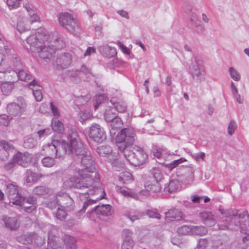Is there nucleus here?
Here are the masks:
<instances>
[{
    "label": "nucleus",
    "instance_id": "nucleus-2",
    "mask_svg": "<svg viewBox=\"0 0 249 249\" xmlns=\"http://www.w3.org/2000/svg\"><path fill=\"white\" fill-rule=\"evenodd\" d=\"M77 155L81 157L80 162L82 168L77 170L78 175L82 177L87 176L88 178L92 179L94 181L98 180L100 178L99 174L96 171L95 163L91 156L85 150L83 155Z\"/></svg>",
    "mask_w": 249,
    "mask_h": 249
},
{
    "label": "nucleus",
    "instance_id": "nucleus-16",
    "mask_svg": "<svg viewBox=\"0 0 249 249\" xmlns=\"http://www.w3.org/2000/svg\"><path fill=\"white\" fill-rule=\"evenodd\" d=\"M5 53L4 54V58L7 57L11 60L14 66L15 67L16 71L23 69L25 67L21 62L20 58L15 53V51L13 48H5Z\"/></svg>",
    "mask_w": 249,
    "mask_h": 249
},
{
    "label": "nucleus",
    "instance_id": "nucleus-29",
    "mask_svg": "<svg viewBox=\"0 0 249 249\" xmlns=\"http://www.w3.org/2000/svg\"><path fill=\"white\" fill-rule=\"evenodd\" d=\"M25 176L26 182L28 183H33L42 178L43 175L41 173H37L34 172L31 170H27L25 173Z\"/></svg>",
    "mask_w": 249,
    "mask_h": 249
},
{
    "label": "nucleus",
    "instance_id": "nucleus-28",
    "mask_svg": "<svg viewBox=\"0 0 249 249\" xmlns=\"http://www.w3.org/2000/svg\"><path fill=\"white\" fill-rule=\"evenodd\" d=\"M63 239L66 249H77V241L74 237L65 234L63 237Z\"/></svg>",
    "mask_w": 249,
    "mask_h": 249
},
{
    "label": "nucleus",
    "instance_id": "nucleus-1",
    "mask_svg": "<svg viewBox=\"0 0 249 249\" xmlns=\"http://www.w3.org/2000/svg\"><path fill=\"white\" fill-rule=\"evenodd\" d=\"M67 138L69 142L65 141L62 142L58 141L56 146L57 158H62L67 153L83 155L85 153V147L79 139L77 132L73 129L69 130Z\"/></svg>",
    "mask_w": 249,
    "mask_h": 249
},
{
    "label": "nucleus",
    "instance_id": "nucleus-34",
    "mask_svg": "<svg viewBox=\"0 0 249 249\" xmlns=\"http://www.w3.org/2000/svg\"><path fill=\"white\" fill-rule=\"evenodd\" d=\"M52 129L53 131L59 133H62L64 131L63 123L57 120V118H54L52 120Z\"/></svg>",
    "mask_w": 249,
    "mask_h": 249
},
{
    "label": "nucleus",
    "instance_id": "nucleus-60",
    "mask_svg": "<svg viewBox=\"0 0 249 249\" xmlns=\"http://www.w3.org/2000/svg\"><path fill=\"white\" fill-rule=\"evenodd\" d=\"M78 116L79 117V121L83 123V122L89 119L91 117V114L89 112H86V111H80L78 113Z\"/></svg>",
    "mask_w": 249,
    "mask_h": 249
},
{
    "label": "nucleus",
    "instance_id": "nucleus-19",
    "mask_svg": "<svg viewBox=\"0 0 249 249\" xmlns=\"http://www.w3.org/2000/svg\"><path fill=\"white\" fill-rule=\"evenodd\" d=\"M13 160L16 163L23 167H27L30 164L31 157L28 153L18 152L13 156Z\"/></svg>",
    "mask_w": 249,
    "mask_h": 249
},
{
    "label": "nucleus",
    "instance_id": "nucleus-36",
    "mask_svg": "<svg viewBox=\"0 0 249 249\" xmlns=\"http://www.w3.org/2000/svg\"><path fill=\"white\" fill-rule=\"evenodd\" d=\"M99 49L101 53L105 57L111 58L117 54L115 48H99Z\"/></svg>",
    "mask_w": 249,
    "mask_h": 249
},
{
    "label": "nucleus",
    "instance_id": "nucleus-31",
    "mask_svg": "<svg viewBox=\"0 0 249 249\" xmlns=\"http://www.w3.org/2000/svg\"><path fill=\"white\" fill-rule=\"evenodd\" d=\"M108 122L110 123V133L114 134L116 133V130L120 129L123 126V122L118 116Z\"/></svg>",
    "mask_w": 249,
    "mask_h": 249
},
{
    "label": "nucleus",
    "instance_id": "nucleus-43",
    "mask_svg": "<svg viewBox=\"0 0 249 249\" xmlns=\"http://www.w3.org/2000/svg\"><path fill=\"white\" fill-rule=\"evenodd\" d=\"M208 231L204 226H192V234L196 235L202 236L206 235Z\"/></svg>",
    "mask_w": 249,
    "mask_h": 249
},
{
    "label": "nucleus",
    "instance_id": "nucleus-52",
    "mask_svg": "<svg viewBox=\"0 0 249 249\" xmlns=\"http://www.w3.org/2000/svg\"><path fill=\"white\" fill-rule=\"evenodd\" d=\"M110 101L114 105V108H115V110H116L120 113H124L126 110V106L124 102H119L116 103H113L112 100H111Z\"/></svg>",
    "mask_w": 249,
    "mask_h": 249
},
{
    "label": "nucleus",
    "instance_id": "nucleus-45",
    "mask_svg": "<svg viewBox=\"0 0 249 249\" xmlns=\"http://www.w3.org/2000/svg\"><path fill=\"white\" fill-rule=\"evenodd\" d=\"M115 108L109 107L106 110L105 113V119L108 122L112 120L113 118L117 117L116 113L114 112Z\"/></svg>",
    "mask_w": 249,
    "mask_h": 249
},
{
    "label": "nucleus",
    "instance_id": "nucleus-61",
    "mask_svg": "<svg viewBox=\"0 0 249 249\" xmlns=\"http://www.w3.org/2000/svg\"><path fill=\"white\" fill-rule=\"evenodd\" d=\"M208 245V241L206 238H201L198 240L196 248L205 249Z\"/></svg>",
    "mask_w": 249,
    "mask_h": 249
},
{
    "label": "nucleus",
    "instance_id": "nucleus-48",
    "mask_svg": "<svg viewBox=\"0 0 249 249\" xmlns=\"http://www.w3.org/2000/svg\"><path fill=\"white\" fill-rule=\"evenodd\" d=\"M151 173L153 175V178L155 180L160 181L162 178V175L160 170L158 167H153L151 170Z\"/></svg>",
    "mask_w": 249,
    "mask_h": 249
},
{
    "label": "nucleus",
    "instance_id": "nucleus-54",
    "mask_svg": "<svg viewBox=\"0 0 249 249\" xmlns=\"http://www.w3.org/2000/svg\"><path fill=\"white\" fill-rule=\"evenodd\" d=\"M36 86L38 87L36 89L31 88V87L30 88L32 89L33 94L36 101L39 102L42 99L43 96L41 89H38L39 88V85L37 84Z\"/></svg>",
    "mask_w": 249,
    "mask_h": 249
},
{
    "label": "nucleus",
    "instance_id": "nucleus-40",
    "mask_svg": "<svg viewBox=\"0 0 249 249\" xmlns=\"http://www.w3.org/2000/svg\"><path fill=\"white\" fill-rule=\"evenodd\" d=\"M153 153L155 157L160 159L166 155L167 151L165 148L155 146L153 148ZM168 154L171 155V154L168 153Z\"/></svg>",
    "mask_w": 249,
    "mask_h": 249
},
{
    "label": "nucleus",
    "instance_id": "nucleus-11",
    "mask_svg": "<svg viewBox=\"0 0 249 249\" xmlns=\"http://www.w3.org/2000/svg\"><path fill=\"white\" fill-rule=\"evenodd\" d=\"M48 38V35L46 30L43 28H40L36 30L35 35H31L27 38L26 42L30 47H46L42 44Z\"/></svg>",
    "mask_w": 249,
    "mask_h": 249
},
{
    "label": "nucleus",
    "instance_id": "nucleus-55",
    "mask_svg": "<svg viewBox=\"0 0 249 249\" xmlns=\"http://www.w3.org/2000/svg\"><path fill=\"white\" fill-rule=\"evenodd\" d=\"M195 169L191 166L187 167L186 168L185 173L187 174V179L189 182L193 181L194 178Z\"/></svg>",
    "mask_w": 249,
    "mask_h": 249
},
{
    "label": "nucleus",
    "instance_id": "nucleus-12",
    "mask_svg": "<svg viewBox=\"0 0 249 249\" xmlns=\"http://www.w3.org/2000/svg\"><path fill=\"white\" fill-rule=\"evenodd\" d=\"M89 136L91 140L97 143L102 142L107 138L104 128L96 123H93L89 127Z\"/></svg>",
    "mask_w": 249,
    "mask_h": 249
},
{
    "label": "nucleus",
    "instance_id": "nucleus-25",
    "mask_svg": "<svg viewBox=\"0 0 249 249\" xmlns=\"http://www.w3.org/2000/svg\"><path fill=\"white\" fill-rule=\"evenodd\" d=\"M203 223L207 226H212L215 225L216 221L214 216L211 213L203 212L200 214Z\"/></svg>",
    "mask_w": 249,
    "mask_h": 249
},
{
    "label": "nucleus",
    "instance_id": "nucleus-32",
    "mask_svg": "<svg viewBox=\"0 0 249 249\" xmlns=\"http://www.w3.org/2000/svg\"><path fill=\"white\" fill-rule=\"evenodd\" d=\"M14 84L11 81H1L0 88L3 94H9L14 88Z\"/></svg>",
    "mask_w": 249,
    "mask_h": 249
},
{
    "label": "nucleus",
    "instance_id": "nucleus-38",
    "mask_svg": "<svg viewBox=\"0 0 249 249\" xmlns=\"http://www.w3.org/2000/svg\"><path fill=\"white\" fill-rule=\"evenodd\" d=\"M50 192V189L45 186H37L35 187L33 190V193L34 194L37 196H43L49 194Z\"/></svg>",
    "mask_w": 249,
    "mask_h": 249
},
{
    "label": "nucleus",
    "instance_id": "nucleus-23",
    "mask_svg": "<svg viewBox=\"0 0 249 249\" xmlns=\"http://www.w3.org/2000/svg\"><path fill=\"white\" fill-rule=\"evenodd\" d=\"M144 187L146 191L151 193H158L161 189L160 181L155 180L154 179L147 181L145 183Z\"/></svg>",
    "mask_w": 249,
    "mask_h": 249
},
{
    "label": "nucleus",
    "instance_id": "nucleus-30",
    "mask_svg": "<svg viewBox=\"0 0 249 249\" xmlns=\"http://www.w3.org/2000/svg\"><path fill=\"white\" fill-rule=\"evenodd\" d=\"M190 21L191 26L196 29V32L199 33L204 32V28L201 24V21L196 18V14L191 15Z\"/></svg>",
    "mask_w": 249,
    "mask_h": 249
},
{
    "label": "nucleus",
    "instance_id": "nucleus-46",
    "mask_svg": "<svg viewBox=\"0 0 249 249\" xmlns=\"http://www.w3.org/2000/svg\"><path fill=\"white\" fill-rule=\"evenodd\" d=\"M64 208L59 206V207L57 208V212L53 213L54 216L57 219H59L60 221L65 220L67 215L66 210H64Z\"/></svg>",
    "mask_w": 249,
    "mask_h": 249
},
{
    "label": "nucleus",
    "instance_id": "nucleus-62",
    "mask_svg": "<svg viewBox=\"0 0 249 249\" xmlns=\"http://www.w3.org/2000/svg\"><path fill=\"white\" fill-rule=\"evenodd\" d=\"M146 213L150 218H155L159 219L160 218V214L156 210H147L146 211Z\"/></svg>",
    "mask_w": 249,
    "mask_h": 249
},
{
    "label": "nucleus",
    "instance_id": "nucleus-22",
    "mask_svg": "<svg viewBox=\"0 0 249 249\" xmlns=\"http://www.w3.org/2000/svg\"><path fill=\"white\" fill-rule=\"evenodd\" d=\"M2 220L5 227L11 230H16L19 227V222L17 216L7 217L3 216Z\"/></svg>",
    "mask_w": 249,
    "mask_h": 249
},
{
    "label": "nucleus",
    "instance_id": "nucleus-14",
    "mask_svg": "<svg viewBox=\"0 0 249 249\" xmlns=\"http://www.w3.org/2000/svg\"><path fill=\"white\" fill-rule=\"evenodd\" d=\"M36 203V197L31 195L28 197H23L21 196L15 205L21 206L25 212L30 213L36 210L35 204Z\"/></svg>",
    "mask_w": 249,
    "mask_h": 249
},
{
    "label": "nucleus",
    "instance_id": "nucleus-53",
    "mask_svg": "<svg viewBox=\"0 0 249 249\" xmlns=\"http://www.w3.org/2000/svg\"><path fill=\"white\" fill-rule=\"evenodd\" d=\"M186 161V160L184 158H180L178 160H176L166 165V166L172 170L174 168L176 167L178 164Z\"/></svg>",
    "mask_w": 249,
    "mask_h": 249
},
{
    "label": "nucleus",
    "instance_id": "nucleus-35",
    "mask_svg": "<svg viewBox=\"0 0 249 249\" xmlns=\"http://www.w3.org/2000/svg\"><path fill=\"white\" fill-rule=\"evenodd\" d=\"M179 187V183L178 180H172L169 182L168 186L164 188V191L165 192L174 193L178 190Z\"/></svg>",
    "mask_w": 249,
    "mask_h": 249
},
{
    "label": "nucleus",
    "instance_id": "nucleus-26",
    "mask_svg": "<svg viewBox=\"0 0 249 249\" xmlns=\"http://www.w3.org/2000/svg\"><path fill=\"white\" fill-rule=\"evenodd\" d=\"M0 146L2 148L0 150V154H3V157H1L3 160L7 159L9 156V152L8 150H13L14 147L12 144L9 143L5 140L0 141Z\"/></svg>",
    "mask_w": 249,
    "mask_h": 249
},
{
    "label": "nucleus",
    "instance_id": "nucleus-18",
    "mask_svg": "<svg viewBox=\"0 0 249 249\" xmlns=\"http://www.w3.org/2000/svg\"><path fill=\"white\" fill-rule=\"evenodd\" d=\"M17 71V74L18 76V80L28 82V85L29 88L32 86L35 87L37 85V82L35 79H33V77L31 74L27 70V68L25 66L24 68L19 69Z\"/></svg>",
    "mask_w": 249,
    "mask_h": 249
},
{
    "label": "nucleus",
    "instance_id": "nucleus-49",
    "mask_svg": "<svg viewBox=\"0 0 249 249\" xmlns=\"http://www.w3.org/2000/svg\"><path fill=\"white\" fill-rule=\"evenodd\" d=\"M26 21L25 18H22L21 20L18 21L17 28L19 32L22 33L29 30V27L25 24Z\"/></svg>",
    "mask_w": 249,
    "mask_h": 249
},
{
    "label": "nucleus",
    "instance_id": "nucleus-39",
    "mask_svg": "<svg viewBox=\"0 0 249 249\" xmlns=\"http://www.w3.org/2000/svg\"><path fill=\"white\" fill-rule=\"evenodd\" d=\"M133 232L128 229H124L122 231V239L123 242H134L132 236Z\"/></svg>",
    "mask_w": 249,
    "mask_h": 249
},
{
    "label": "nucleus",
    "instance_id": "nucleus-5",
    "mask_svg": "<svg viewBox=\"0 0 249 249\" xmlns=\"http://www.w3.org/2000/svg\"><path fill=\"white\" fill-rule=\"evenodd\" d=\"M57 18L59 23L64 29L75 36H79L81 30L78 21L71 14L61 13Z\"/></svg>",
    "mask_w": 249,
    "mask_h": 249
},
{
    "label": "nucleus",
    "instance_id": "nucleus-7",
    "mask_svg": "<svg viewBox=\"0 0 249 249\" xmlns=\"http://www.w3.org/2000/svg\"><path fill=\"white\" fill-rule=\"evenodd\" d=\"M219 211L221 214L226 217L229 218L232 220H237L239 223V226L241 229V232H244V225L249 226V214L247 211H244L243 213H239V211L235 209L224 210L219 209Z\"/></svg>",
    "mask_w": 249,
    "mask_h": 249
},
{
    "label": "nucleus",
    "instance_id": "nucleus-10",
    "mask_svg": "<svg viewBox=\"0 0 249 249\" xmlns=\"http://www.w3.org/2000/svg\"><path fill=\"white\" fill-rule=\"evenodd\" d=\"M17 101L7 105V111L11 117H19L27 110V104L23 97H18Z\"/></svg>",
    "mask_w": 249,
    "mask_h": 249
},
{
    "label": "nucleus",
    "instance_id": "nucleus-9",
    "mask_svg": "<svg viewBox=\"0 0 249 249\" xmlns=\"http://www.w3.org/2000/svg\"><path fill=\"white\" fill-rule=\"evenodd\" d=\"M99 180V178L94 181L93 184L89 187H92V188L89 189L88 192L89 196H97V197L95 198V200L89 199L88 201L84 202L81 211H85L89 205L92 204L96 201L104 198L106 193L104 189L100 186Z\"/></svg>",
    "mask_w": 249,
    "mask_h": 249
},
{
    "label": "nucleus",
    "instance_id": "nucleus-4",
    "mask_svg": "<svg viewBox=\"0 0 249 249\" xmlns=\"http://www.w3.org/2000/svg\"><path fill=\"white\" fill-rule=\"evenodd\" d=\"M136 135L133 128L128 127L121 130L116 137L117 145L120 151L131 148L135 145L134 143Z\"/></svg>",
    "mask_w": 249,
    "mask_h": 249
},
{
    "label": "nucleus",
    "instance_id": "nucleus-42",
    "mask_svg": "<svg viewBox=\"0 0 249 249\" xmlns=\"http://www.w3.org/2000/svg\"><path fill=\"white\" fill-rule=\"evenodd\" d=\"M96 151L100 156L104 157L110 154L112 152V148L109 145H102L98 147Z\"/></svg>",
    "mask_w": 249,
    "mask_h": 249
},
{
    "label": "nucleus",
    "instance_id": "nucleus-50",
    "mask_svg": "<svg viewBox=\"0 0 249 249\" xmlns=\"http://www.w3.org/2000/svg\"><path fill=\"white\" fill-rule=\"evenodd\" d=\"M106 101V96L104 94H99L94 98V108L97 109L100 104Z\"/></svg>",
    "mask_w": 249,
    "mask_h": 249
},
{
    "label": "nucleus",
    "instance_id": "nucleus-20",
    "mask_svg": "<svg viewBox=\"0 0 249 249\" xmlns=\"http://www.w3.org/2000/svg\"><path fill=\"white\" fill-rule=\"evenodd\" d=\"M57 143V140H53L51 143H48L47 145L43 146L42 150L44 152V154L46 156L57 158V151L56 150Z\"/></svg>",
    "mask_w": 249,
    "mask_h": 249
},
{
    "label": "nucleus",
    "instance_id": "nucleus-6",
    "mask_svg": "<svg viewBox=\"0 0 249 249\" xmlns=\"http://www.w3.org/2000/svg\"><path fill=\"white\" fill-rule=\"evenodd\" d=\"M203 63L201 57L195 56L192 58V62L189 66V71L193 80L198 84L205 80V72Z\"/></svg>",
    "mask_w": 249,
    "mask_h": 249
},
{
    "label": "nucleus",
    "instance_id": "nucleus-64",
    "mask_svg": "<svg viewBox=\"0 0 249 249\" xmlns=\"http://www.w3.org/2000/svg\"><path fill=\"white\" fill-rule=\"evenodd\" d=\"M236 129L235 123L234 121H231L228 125V133L229 135L231 136Z\"/></svg>",
    "mask_w": 249,
    "mask_h": 249
},
{
    "label": "nucleus",
    "instance_id": "nucleus-44",
    "mask_svg": "<svg viewBox=\"0 0 249 249\" xmlns=\"http://www.w3.org/2000/svg\"><path fill=\"white\" fill-rule=\"evenodd\" d=\"M126 216L132 222L136 220L140 219L143 216V214L140 212L131 211L125 213Z\"/></svg>",
    "mask_w": 249,
    "mask_h": 249
},
{
    "label": "nucleus",
    "instance_id": "nucleus-59",
    "mask_svg": "<svg viewBox=\"0 0 249 249\" xmlns=\"http://www.w3.org/2000/svg\"><path fill=\"white\" fill-rule=\"evenodd\" d=\"M22 0H7V4L10 9H15L19 7L20 2Z\"/></svg>",
    "mask_w": 249,
    "mask_h": 249
},
{
    "label": "nucleus",
    "instance_id": "nucleus-21",
    "mask_svg": "<svg viewBox=\"0 0 249 249\" xmlns=\"http://www.w3.org/2000/svg\"><path fill=\"white\" fill-rule=\"evenodd\" d=\"M165 215L166 219L170 221L180 220L185 217L180 210L175 208L169 210Z\"/></svg>",
    "mask_w": 249,
    "mask_h": 249
},
{
    "label": "nucleus",
    "instance_id": "nucleus-47",
    "mask_svg": "<svg viewBox=\"0 0 249 249\" xmlns=\"http://www.w3.org/2000/svg\"><path fill=\"white\" fill-rule=\"evenodd\" d=\"M42 165L47 167H51L55 164L54 158L51 156H46L41 160Z\"/></svg>",
    "mask_w": 249,
    "mask_h": 249
},
{
    "label": "nucleus",
    "instance_id": "nucleus-15",
    "mask_svg": "<svg viewBox=\"0 0 249 249\" xmlns=\"http://www.w3.org/2000/svg\"><path fill=\"white\" fill-rule=\"evenodd\" d=\"M56 202L59 206L65 209L67 211H70L74 208V201L67 194L57 196Z\"/></svg>",
    "mask_w": 249,
    "mask_h": 249
},
{
    "label": "nucleus",
    "instance_id": "nucleus-63",
    "mask_svg": "<svg viewBox=\"0 0 249 249\" xmlns=\"http://www.w3.org/2000/svg\"><path fill=\"white\" fill-rule=\"evenodd\" d=\"M52 130L50 129H44L37 132L38 137L41 139L51 134Z\"/></svg>",
    "mask_w": 249,
    "mask_h": 249
},
{
    "label": "nucleus",
    "instance_id": "nucleus-33",
    "mask_svg": "<svg viewBox=\"0 0 249 249\" xmlns=\"http://www.w3.org/2000/svg\"><path fill=\"white\" fill-rule=\"evenodd\" d=\"M116 191L122 195H123L124 196L127 197H131L137 199L138 198V195L137 194L131 192L129 189L127 188L126 189L124 187H121L118 185L116 186Z\"/></svg>",
    "mask_w": 249,
    "mask_h": 249
},
{
    "label": "nucleus",
    "instance_id": "nucleus-51",
    "mask_svg": "<svg viewBox=\"0 0 249 249\" xmlns=\"http://www.w3.org/2000/svg\"><path fill=\"white\" fill-rule=\"evenodd\" d=\"M177 232L179 234H192V226L183 225L178 228Z\"/></svg>",
    "mask_w": 249,
    "mask_h": 249
},
{
    "label": "nucleus",
    "instance_id": "nucleus-58",
    "mask_svg": "<svg viewBox=\"0 0 249 249\" xmlns=\"http://www.w3.org/2000/svg\"><path fill=\"white\" fill-rule=\"evenodd\" d=\"M213 248L214 249H230V247L229 244L225 242L217 241L214 243Z\"/></svg>",
    "mask_w": 249,
    "mask_h": 249
},
{
    "label": "nucleus",
    "instance_id": "nucleus-27",
    "mask_svg": "<svg viewBox=\"0 0 249 249\" xmlns=\"http://www.w3.org/2000/svg\"><path fill=\"white\" fill-rule=\"evenodd\" d=\"M37 48L40 49V50H38L39 56L43 59L51 58L55 52L54 48Z\"/></svg>",
    "mask_w": 249,
    "mask_h": 249
},
{
    "label": "nucleus",
    "instance_id": "nucleus-8",
    "mask_svg": "<svg viewBox=\"0 0 249 249\" xmlns=\"http://www.w3.org/2000/svg\"><path fill=\"white\" fill-rule=\"evenodd\" d=\"M72 176L63 182V188L66 189L88 188L94 183V180L88 178L87 176Z\"/></svg>",
    "mask_w": 249,
    "mask_h": 249
},
{
    "label": "nucleus",
    "instance_id": "nucleus-13",
    "mask_svg": "<svg viewBox=\"0 0 249 249\" xmlns=\"http://www.w3.org/2000/svg\"><path fill=\"white\" fill-rule=\"evenodd\" d=\"M72 56L68 53L58 55L53 62V66L55 70H61L67 68L71 63Z\"/></svg>",
    "mask_w": 249,
    "mask_h": 249
},
{
    "label": "nucleus",
    "instance_id": "nucleus-24",
    "mask_svg": "<svg viewBox=\"0 0 249 249\" xmlns=\"http://www.w3.org/2000/svg\"><path fill=\"white\" fill-rule=\"evenodd\" d=\"M94 211L97 214L103 216H108L111 215V206L109 204H102L95 207L92 212Z\"/></svg>",
    "mask_w": 249,
    "mask_h": 249
},
{
    "label": "nucleus",
    "instance_id": "nucleus-41",
    "mask_svg": "<svg viewBox=\"0 0 249 249\" xmlns=\"http://www.w3.org/2000/svg\"><path fill=\"white\" fill-rule=\"evenodd\" d=\"M119 181L123 183H127L133 180L132 175L129 172H122L119 176Z\"/></svg>",
    "mask_w": 249,
    "mask_h": 249
},
{
    "label": "nucleus",
    "instance_id": "nucleus-37",
    "mask_svg": "<svg viewBox=\"0 0 249 249\" xmlns=\"http://www.w3.org/2000/svg\"><path fill=\"white\" fill-rule=\"evenodd\" d=\"M5 80L7 81H11L13 83L17 82L18 81L17 71L16 70L5 71Z\"/></svg>",
    "mask_w": 249,
    "mask_h": 249
},
{
    "label": "nucleus",
    "instance_id": "nucleus-57",
    "mask_svg": "<svg viewBox=\"0 0 249 249\" xmlns=\"http://www.w3.org/2000/svg\"><path fill=\"white\" fill-rule=\"evenodd\" d=\"M11 119L12 117L10 115L8 116L5 114L0 115V124L7 126Z\"/></svg>",
    "mask_w": 249,
    "mask_h": 249
},
{
    "label": "nucleus",
    "instance_id": "nucleus-56",
    "mask_svg": "<svg viewBox=\"0 0 249 249\" xmlns=\"http://www.w3.org/2000/svg\"><path fill=\"white\" fill-rule=\"evenodd\" d=\"M231 77L235 81H238L240 80V74L232 67H230L229 70Z\"/></svg>",
    "mask_w": 249,
    "mask_h": 249
},
{
    "label": "nucleus",
    "instance_id": "nucleus-17",
    "mask_svg": "<svg viewBox=\"0 0 249 249\" xmlns=\"http://www.w3.org/2000/svg\"><path fill=\"white\" fill-rule=\"evenodd\" d=\"M5 194L8 196L10 202L15 204L21 196L18 193V187L13 183H9L7 185Z\"/></svg>",
    "mask_w": 249,
    "mask_h": 249
},
{
    "label": "nucleus",
    "instance_id": "nucleus-3",
    "mask_svg": "<svg viewBox=\"0 0 249 249\" xmlns=\"http://www.w3.org/2000/svg\"><path fill=\"white\" fill-rule=\"evenodd\" d=\"M122 152L127 160L135 166L143 164L148 158V155L143 149L136 145Z\"/></svg>",
    "mask_w": 249,
    "mask_h": 249
}]
</instances>
